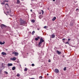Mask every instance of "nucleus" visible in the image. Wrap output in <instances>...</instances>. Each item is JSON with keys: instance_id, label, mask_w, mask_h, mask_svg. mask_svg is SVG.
Returning a JSON list of instances; mask_svg holds the SVG:
<instances>
[{"instance_id": "obj_37", "label": "nucleus", "mask_w": 79, "mask_h": 79, "mask_svg": "<svg viewBox=\"0 0 79 79\" xmlns=\"http://www.w3.org/2000/svg\"><path fill=\"white\" fill-rule=\"evenodd\" d=\"M53 2H55V0H53Z\"/></svg>"}, {"instance_id": "obj_16", "label": "nucleus", "mask_w": 79, "mask_h": 79, "mask_svg": "<svg viewBox=\"0 0 79 79\" xmlns=\"http://www.w3.org/2000/svg\"><path fill=\"white\" fill-rule=\"evenodd\" d=\"M16 69V68L15 67H12V70H15V69Z\"/></svg>"}, {"instance_id": "obj_30", "label": "nucleus", "mask_w": 79, "mask_h": 79, "mask_svg": "<svg viewBox=\"0 0 79 79\" xmlns=\"http://www.w3.org/2000/svg\"><path fill=\"white\" fill-rule=\"evenodd\" d=\"M62 40H65V39L63 38L62 39Z\"/></svg>"}, {"instance_id": "obj_18", "label": "nucleus", "mask_w": 79, "mask_h": 79, "mask_svg": "<svg viewBox=\"0 0 79 79\" xmlns=\"http://www.w3.org/2000/svg\"><path fill=\"white\" fill-rule=\"evenodd\" d=\"M17 3L19 4V3L20 2V1H19V0H17Z\"/></svg>"}, {"instance_id": "obj_1", "label": "nucleus", "mask_w": 79, "mask_h": 79, "mask_svg": "<svg viewBox=\"0 0 79 79\" xmlns=\"http://www.w3.org/2000/svg\"><path fill=\"white\" fill-rule=\"evenodd\" d=\"M26 22L25 21L23 20L22 19H20L19 21V25L20 26H24L25 24H26Z\"/></svg>"}, {"instance_id": "obj_15", "label": "nucleus", "mask_w": 79, "mask_h": 79, "mask_svg": "<svg viewBox=\"0 0 79 79\" xmlns=\"http://www.w3.org/2000/svg\"><path fill=\"white\" fill-rule=\"evenodd\" d=\"M2 68H3V67H4V66H5V64L4 63H2Z\"/></svg>"}, {"instance_id": "obj_7", "label": "nucleus", "mask_w": 79, "mask_h": 79, "mask_svg": "<svg viewBox=\"0 0 79 79\" xmlns=\"http://www.w3.org/2000/svg\"><path fill=\"white\" fill-rule=\"evenodd\" d=\"M51 35V38H52V39H53L55 37V35H54V34H52Z\"/></svg>"}, {"instance_id": "obj_32", "label": "nucleus", "mask_w": 79, "mask_h": 79, "mask_svg": "<svg viewBox=\"0 0 79 79\" xmlns=\"http://www.w3.org/2000/svg\"><path fill=\"white\" fill-rule=\"evenodd\" d=\"M65 44H69V43L68 42H66L65 43Z\"/></svg>"}, {"instance_id": "obj_42", "label": "nucleus", "mask_w": 79, "mask_h": 79, "mask_svg": "<svg viewBox=\"0 0 79 79\" xmlns=\"http://www.w3.org/2000/svg\"><path fill=\"white\" fill-rule=\"evenodd\" d=\"M73 24H72V26H73Z\"/></svg>"}, {"instance_id": "obj_35", "label": "nucleus", "mask_w": 79, "mask_h": 79, "mask_svg": "<svg viewBox=\"0 0 79 79\" xmlns=\"http://www.w3.org/2000/svg\"><path fill=\"white\" fill-rule=\"evenodd\" d=\"M31 11V12H32V9H31L30 10Z\"/></svg>"}, {"instance_id": "obj_23", "label": "nucleus", "mask_w": 79, "mask_h": 79, "mask_svg": "<svg viewBox=\"0 0 79 79\" xmlns=\"http://www.w3.org/2000/svg\"><path fill=\"white\" fill-rule=\"evenodd\" d=\"M64 71H66V67H64Z\"/></svg>"}, {"instance_id": "obj_31", "label": "nucleus", "mask_w": 79, "mask_h": 79, "mask_svg": "<svg viewBox=\"0 0 79 79\" xmlns=\"http://www.w3.org/2000/svg\"><path fill=\"white\" fill-rule=\"evenodd\" d=\"M2 4H3V5H4L5 4V2H3V3L2 2Z\"/></svg>"}, {"instance_id": "obj_17", "label": "nucleus", "mask_w": 79, "mask_h": 79, "mask_svg": "<svg viewBox=\"0 0 79 79\" xmlns=\"http://www.w3.org/2000/svg\"><path fill=\"white\" fill-rule=\"evenodd\" d=\"M17 77H19V76H20V74H19V73L17 74Z\"/></svg>"}, {"instance_id": "obj_12", "label": "nucleus", "mask_w": 79, "mask_h": 79, "mask_svg": "<svg viewBox=\"0 0 79 79\" xmlns=\"http://www.w3.org/2000/svg\"><path fill=\"white\" fill-rule=\"evenodd\" d=\"M13 65V64H9V63H8V64H7V65L8 66H12Z\"/></svg>"}, {"instance_id": "obj_13", "label": "nucleus", "mask_w": 79, "mask_h": 79, "mask_svg": "<svg viewBox=\"0 0 79 79\" xmlns=\"http://www.w3.org/2000/svg\"><path fill=\"white\" fill-rule=\"evenodd\" d=\"M56 19V17H54L52 19V21H55V19Z\"/></svg>"}, {"instance_id": "obj_11", "label": "nucleus", "mask_w": 79, "mask_h": 79, "mask_svg": "<svg viewBox=\"0 0 79 79\" xmlns=\"http://www.w3.org/2000/svg\"><path fill=\"white\" fill-rule=\"evenodd\" d=\"M5 42L4 41L3 43L0 41V45H3L4 44H5Z\"/></svg>"}, {"instance_id": "obj_21", "label": "nucleus", "mask_w": 79, "mask_h": 79, "mask_svg": "<svg viewBox=\"0 0 79 79\" xmlns=\"http://www.w3.org/2000/svg\"><path fill=\"white\" fill-rule=\"evenodd\" d=\"M34 33H35V31H33L32 33V35H34Z\"/></svg>"}, {"instance_id": "obj_19", "label": "nucleus", "mask_w": 79, "mask_h": 79, "mask_svg": "<svg viewBox=\"0 0 79 79\" xmlns=\"http://www.w3.org/2000/svg\"><path fill=\"white\" fill-rule=\"evenodd\" d=\"M24 71H27V68H25V69L24 70Z\"/></svg>"}, {"instance_id": "obj_10", "label": "nucleus", "mask_w": 79, "mask_h": 79, "mask_svg": "<svg viewBox=\"0 0 79 79\" xmlns=\"http://www.w3.org/2000/svg\"><path fill=\"white\" fill-rule=\"evenodd\" d=\"M2 55H6V54L4 52H2Z\"/></svg>"}, {"instance_id": "obj_39", "label": "nucleus", "mask_w": 79, "mask_h": 79, "mask_svg": "<svg viewBox=\"0 0 79 79\" xmlns=\"http://www.w3.org/2000/svg\"><path fill=\"white\" fill-rule=\"evenodd\" d=\"M7 13H9V12H7Z\"/></svg>"}, {"instance_id": "obj_14", "label": "nucleus", "mask_w": 79, "mask_h": 79, "mask_svg": "<svg viewBox=\"0 0 79 79\" xmlns=\"http://www.w3.org/2000/svg\"><path fill=\"white\" fill-rule=\"evenodd\" d=\"M31 23H34L35 22V20L34 19H32V20H31Z\"/></svg>"}, {"instance_id": "obj_22", "label": "nucleus", "mask_w": 79, "mask_h": 79, "mask_svg": "<svg viewBox=\"0 0 79 79\" xmlns=\"http://www.w3.org/2000/svg\"><path fill=\"white\" fill-rule=\"evenodd\" d=\"M4 73L6 74H8V72L6 71H4Z\"/></svg>"}, {"instance_id": "obj_43", "label": "nucleus", "mask_w": 79, "mask_h": 79, "mask_svg": "<svg viewBox=\"0 0 79 79\" xmlns=\"http://www.w3.org/2000/svg\"><path fill=\"white\" fill-rule=\"evenodd\" d=\"M63 42H64V41H63Z\"/></svg>"}, {"instance_id": "obj_36", "label": "nucleus", "mask_w": 79, "mask_h": 79, "mask_svg": "<svg viewBox=\"0 0 79 79\" xmlns=\"http://www.w3.org/2000/svg\"><path fill=\"white\" fill-rule=\"evenodd\" d=\"M37 30H38V31H39V28H38Z\"/></svg>"}, {"instance_id": "obj_8", "label": "nucleus", "mask_w": 79, "mask_h": 79, "mask_svg": "<svg viewBox=\"0 0 79 79\" xmlns=\"http://www.w3.org/2000/svg\"><path fill=\"white\" fill-rule=\"evenodd\" d=\"M56 52L57 53V54H58V55H60V54H61V52H60V51H59L58 50H57Z\"/></svg>"}, {"instance_id": "obj_6", "label": "nucleus", "mask_w": 79, "mask_h": 79, "mask_svg": "<svg viewBox=\"0 0 79 79\" xmlns=\"http://www.w3.org/2000/svg\"><path fill=\"white\" fill-rule=\"evenodd\" d=\"M55 73H59V70L57 69H55Z\"/></svg>"}, {"instance_id": "obj_38", "label": "nucleus", "mask_w": 79, "mask_h": 79, "mask_svg": "<svg viewBox=\"0 0 79 79\" xmlns=\"http://www.w3.org/2000/svg\"><path fill=\"white\" fill-rule=\"evenodd\" d=\"M47 76H48V73L47 74Z\"/></svg>"}, {"instance_id": "obj_20", "label": "nucleus", "mask_w": 79, "mask_h": 79, "mask_svg": "<svg viewBox=\"0 0 79 79\" xmlns=\"http://www.w3.org/2000/svg\"><path fill=\"white\" fill-rule=\"evenodd\" d=\"M3 2H8V1H6V0H4Z\"/></svg>"}, {"instance_id": "obj_34", "label": "nucleus", "mask_w": 79, "mask_h": 79, "mask_svg": "<svg viewBox=\"0 0 79 79\" xmlns=\"http://www.w3.org/2000/svg\"><path fill=\"white\" fill-rule=\"evenodd\" d=\"M6 5H7V6H8V4H6Z\"/></svg>"}, {"instance_id": "obj_26", "label": "nucleus", "mask_w": 79, "mask_h": 79, "mask_svg": "<svg viewBox=\"0 0 79 79\" xmlns=\"http://www.w3.org/2000/svg\"><path fill=\"white\" fill-rule=\"evenodd\" d=\"M41 11H42V14L43 15L44 14V12L42 10H41Z\"/></svg>"}, {"instance_id": "obj_27", "label": "nucleus", "mask_w": 79, "mask_h": 79, "mask_svg": "<svg viewBox=\"0 0 79 79\" xmlns=\"http://www.w3.org/2000/svg\"><path fill=\"white\" fill-rule=\"evenodd\" d=\"M44 29H47V26H45L44 27Z\"/></svg>"}, {"instance_id": "obj_25", "label": "nucleus", "mask_w": 79, "mask_h": 79, "mask_svg": "<svg viewBox=\"0 0 79 79\" xmlns=\"http://www.w3.org/2000/svg\"><path fill=\"white\" fill-rule=\"evenodd\" d=\"M32 66H35V65L34 64H31Z\"/></svg>"}, {"instance_id": "obj_5", "label": "nucleus", "mask_w": 79, "mask_h": 79, "mask_svg": "<svg viewBox=\"0 0 79 79\" xmlns=\"http://www.w3.org/2000/svg\"><path fill=\"white\" fill-rule=\"evenodd\" d=\"M16 59V58L15 57H14L13 58H11L10 59V60H11L12 61H15Z\"/></svg>"}, {"instance_id": "obj_9", "label": "nucleus", "mask_w": 79, "mask_h": 79, "mask_svg": "<svg viewBox=\"0 0 79 79\" xmlns=\"http://www.w3.org/2000/svg\"><path fill=\"white\" fill-rule=\"evenodd\" d=\"M39 39H40V37L39 36H38V37H37V38H35V40L37 41V40H39Z\"/></svg>"}, {"instance_id": "obj_29", "label": "nucleus", "mask_w": 79, "mask_h": 79, "mask_svg": "<svg viewBox=\"0 0 79 79\" xmlns=\"http://www.w3.org/2000/svg\"><path fill=\"white\" fill-rule=\"evenodd\" d=\"M68 41H70V40H71V39H68Z\"/></svg>"}, {"instance_id": "obj_24", "label": "nucleus", "mask_w": 79, "mask_h": 79, "mask_svg": "<svg viewBox=\"0 0 79 79\" xmlns=\"http://www.w3.org/2000/svg\"><path fill=\"white\" fill-rule=\"evenodd\" d=\"M39 78L40 79H42V76H40L39 77Z\"/></svg>"}, {"instance_id": "obj_2", "label": "nucleus", "mask_w": 79, "mask_h": 79, "mask_svg": "<svg viewBox=\"0 0 79 79\" xmlns=\"http://www.w3.org/2000/svg\"><path fill=\"white\" fill-rule=\"evenodd\" d=\"M44 42V40L42 38H40V42L39 43V44L38 45V47H40V44L42 42Z\"/></svg>"}, {"instance_id": "obj_3", "label": "nucleus", "mask_w": 79, "mask_h": 79, "mask_svg": "<svg viewBox=\"0 0 79 79\" xmlns=\"http://www.w3.org/2000/svg\"><path fill=\"white\" fill-rule=\"evenodd\" d=\"M12 54H14L15 56H18L19 53L18 52H12Z\"/></svg>"}, {"instance_id": "obj_41", "label": "nucleus", "mask_w": 79, "mask_h": 79, "mask_svg": "<svg viewBox=\"0 0 79 79\" xmlns=\"http://www.w3.org/2000/svg\"><path fill=\"white\" fill-rule=\"evenodd\" d=\"M8 50V49H6V50L7 51Z\"/></svg>"}, {"instance_id": "obj_40", "label": "nucleus", "mask_w": 79, "mask_h": 79, "mask_svg": "<svg viewBox=\"0 0 79 79\" xmlns=\"http://www.w3.org/2000/svg\"><path fill=\"white\" fill-rule=\"evenodd\" d=\"M22 0V1H23V0Z\"/></svg>"}, {"instance_id": "obj_33", "label": "nucleus", "mask_w": 79, "mask_h": 79, "mask_svg": "<svg viewBox=\"0 0 79 79\" xmlns=\"http://www.w3.org/2000/svg\"><path fill=\"white\" fill-rule=\"evenodd\" d=\"M77 10H79V9H76V11H77Z\"/></svg>"}, {"instance_id": "obj_28", "label": "nucleus", "mask_w": 79, "mask_h": 79, "mask_svg": "<svg viewBox=\"0 0 79 79\" xmlns=\"http://www.w3.org/2000/svg\"><path fill=\"white\" fill-rule=\"evenodd\" d=\"M48 62H51V61H50V60L49 59V60H48Z\"/></svg>"}, {"instance_id": "obj_4", "label": "nucleus", "mask_w": 79, "mask_h": 79, "mask_svg": "<svg viewBox=\"0 0 79 79\" xmlns=\"http://www.w3.org/2000/svg\"><path fill=\"white\" fill-rule=\"evenodd\" d=\"M1 27L2 29H3V28H4V27H6V26H5V25L3 24H2L1 25Z\"/></svg>"}]
</instances>
